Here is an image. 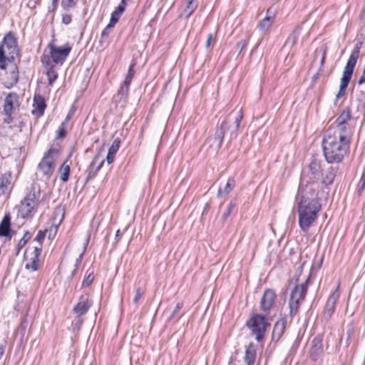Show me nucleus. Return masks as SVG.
<instances>
[{
	"mask_svg": "<svg viewBox=\"0 0 365 365\" xmlns=\"http://www.w3.org/2000/svg\"><path fill=\"white\" fill-rule=\"evenodd\" d=\"M70 51L71 47L68 45H66L63 48L51 46L50 53L52 60L58 63L63 62L68 56Z\"/></svg>",
	"mask_w": 365,
	"mask_h": 365,
	"instance_id": "obj_14",
	"label": "nucleus"
},
{
	"mask_svg": "<svg viewBox=\"0 0 365 365\" xmlns=\"http://www.w3.org/2000/svg\"><path fill=\"white\" fill-rule=\"evenodd\" d=\"M10 230V217L6 215L0 224V236H7Z\"/></svg>",
	"mask_w": 365,
	"mask_h": 365,
	"instance_id": "obj_27",
	"label": "nucleus"
},
{
	"mask_svg": "<svg viewBox=\"0 0 365 365\" xmlns=\"http://www.w3.org/2000/svg\"><path fill=\"white\" fill-rule=\"evenodd\" d=\"M242 118V115L241 112L239 111V114H238V115L235 118V125L234 127L233 132H235L238 129Z\"/></svg>",
	"mask_w": 365,
	"mask_h": 365,
	"instance_id": "obj_45",
	"label": "nucleus"
},
{
	"mask_svg": "<svg viewBox=\"0 0 365 365\" xmlns=\"http://www.w3.org/2000/svg\"><path fill=\"white\" fill-rule=\"evenodd\" d=\"M66 123L63 122V123L61 124V125L59 126V128H58V130H57V135H58V138H61L65 137L66 133V128H65V124H66Z\"/></svg>",
	"mask_w": 365,
	"mask_h": 365,
	"instance_id": "obj_43",
	"label": "nucleus"
},
{
	"mask_svg": "<svg viewBox=\"0 0 365 365\" xmlns=\"http://www.w3.org/2000/svg\"><path fill=\"white\" fill-rule=\"evenodd\" d=\"M118 19H119V17L116 16V15L114 16V14L112 13L111 14V17H110V22L107 25V29L113 28L115 26V24L118 22Z\"/></svg>",
	"mask_w": 365,
	"mask_h": 365,
	"instance_id": "obj_44",
	"label": "nucleus"
},
{
	"mask_svg": "<svg viewBox=\"0 0 365 365\" xmlns=\"http://www.w3.org/2000/svg\"><path fill=\"white\" fill-rule=\"evenodd\" d=\"M235 207V203L233 202H230L227 206V210L222 214V218L223 220H225L227 219V217H229V215H230L231 212L232 211V210L234 209Z\"/></svg>",
	"mask_w": 365,
	"mask_h": 365,
	"instance_id": "obj_37",
	"label": "nucleus"
},
{
	"mask_svg": "<svg viewBox=\"0 0 365 365\" xmlns=\"http://www.w3.org/2000/svg\"><path fill=\"white\" fill-rule=\"evenodd\" d=\"M351 136L326 131L322 140L324 156L329 163H339L349 153Z\"/></svg>",
	"mask_w": 365,
	"mask_h": 365,
	"instance_id": "obj_2",
	"label": "nucleus"
},
{
	"mask_svg": "<svg viewBox=\"0 0 365 365\" xmlns=\"http://www.w3.org/2000/svg\"><path fill=\"white\" fill-rule=\"evenodd\" d=\"M94 279L93 272H89L82 282V287H88Z\"/></svg>",
	"mask_w": 365,
	"mask_h": 365,
	"instance_id": "obj_36",
	"label": "nucleus"
},
{
	"mask_svg": "<svg viewBox=\"0 0 365 365\" xmlns=\"http://www.w3.org/2000/svg\"><path fill=\"white\" fill-rule=\"evenodd\" d=\"M19 54L17 41L14 36L11 33H8L4 38L0 44V68L4 69L6 68V61L11 62Z\"/></svg>",
	"mask_w": 365,
	"mask_h": 365,
	"instance_id": "obj_3",
	"label": "nucleus"
},
{
	"mask_svg": "<svg viewBox=\"0 0 365 365\" xmlns=\"http://www.w3.org/2000/svg\"><path fill=\"white\" fill-rule=\"evenodd\" d=\"M339 285H338L336 290L331 294L327 302L324 309V317L326 319H329L334 312L335 305L339 297Z\"/></svg>",
	"mask_w": 365,
	"mask_h": 365,
	"instance_id": "obj_15",
	"label": "nucleus"
},
{
	"mask_svg": "<svg viewBox=\"0 0 365 365\" xmlns=\"http://www.w3.org/2000/svg\"><path fill=\"white\" fill-rule=\"evenodd\" d=\"M256 356L255 349L252 345H250L245 351V361L247 365H253Z\"/></svg>",
	"mask_w": 365,
	"mask_h": 365,
	"instance_id": "obj_25",
	"label": "nucleus"
},
{
	"mask_svg": "<svg viewBox=\"0 0 365 365\" xmlns=\"http://www.w3.org/2000/svg\"><path fill=\"white\" fill-rule=\"evenodd\" d=\"M58 212L59 214H61V219H60V220H59V223H60V222H61L62 219H63V215H62V213H61V212H62V210H61V209H60V208H59V209H58V210L56 211V212Z\"/></svg>",
	"mask_w": 365,
	"mask_h": 365,
	"instance_id": "obj_58",
	"label": "nucleus"
},
{
	"mask_svg": "<svg viewBox=\"0 0 365 365\" xmlns=\"http://www.w3.org/2000/svg\"><path fill=\"white\" fill-rule=\"evenodd\" d=\"M335 170L332 168H328L324 174L322 182L325 185H330L332 183L335 178Z\"/></svg>",
	"mask_w": 365,
	"mask_h": 365,
	"instance_id": "obj_29",
	"label": "nucleus"
},
{
	"mask_svg": "<svg viewBox=\"0 0 365 365\" xmlns=\"http://www.w3.org/2000/svg\"><path fill=\"white\" fill-rule=\"evenodd\" d=\"M62 22L68 25L71 22V16L70 14H63L62 16Z\"/></svg>",
	"mask_w": 365,
	"mask_h": 365,
	"instance_id": "obj_49",
	"label": "nucleus"
},
{
	"mask_svg": "<svg viewBox=\"0 0 365 365\" xmlns=\"http://www.w3.org/2000/svg\"><path fill=\"white\" fill-rule=\"evenodd\" d=\"M182 304L180 303V302H178L176 306H175V308L174 309V310L173 311V313H172V315H171V317H174L175 315L182 309Z\"/></svg>",
	"mask_w": 365,
	"mask_h": 365,
	"instance_id": "obj_50",
	"label": "nucleus"
},
{
	"mask_svg": "<svg viewBox=\"0 0 365 365\" xmlns=\"http://www.w3.org/2000/svg\"><path fill=\"white\" fill-rule=\"evenodd\" d=\"M98 155H96L90 165V167L88 169V177H91V175H94L96 174V173L98 170H99V169L101 168L102 165L104 163L103 160H101L99 162H98Z\"/></svg>",
	"mask_w": 365,
	"mask_h": 365,
	"instance_id": "obj_26",
	"label": "nucleus"
},
{
	"mask_svg": "<svg viewBox=\"0 0 365 365\" xmlns=\"http://www.w3.org/2000/svg\"><path fill=\"white\" fill-rule=\"evenodd\" d=\"M120 143V141L119 139H118V138L115 139L108 150V153L110 154H113V155H115L118 150L119 149Z\"/></svg>",
	"mask_w": 365,
	"mask_h": 365,
	"instance_id": "obj_35",
	"label": "nucleus"
},
{
	"mask_svg": "<svg viewBox=\"0 0 365 365\" xmlns=\"http://www.w3.org/2000/svg\"><path fill=\"white\" fill-rule=\"evenodd\" d=\"M143 294V290L141 288H138L135 291V294L133 299V304H137Z\"/></svg>",
	"mask_w": 365,
	"mask_h": 365,
	"instance_id": "obj_40",
	"label": "nucleus"
},
{
	"mask_svg": "<svg viewBox=\"0 0 365 365\" xmlns=\"http://www.w3.org/2000/svg\"><path fill=\"white\" fill-rule=\"evenodd\" d=\"M119 235H120V230H118L116 231V233H115V237L117 238L118 237H119Z\"/></svg>",
	"mask_w": 365,
	"mask_h": 365,
	"instance_id": "obj_62",
	"label": "nucleus"
},
{
	"mask_svg": "<svg viewBox=\"0 0 365 365\" xmlns=\"http://www.w3.org/2000/svg\"><path fill=\"white\" fill-rule=\"evenodd\" d=\"M235 185V182L233 178L228 179L226 182L225 187L223 188L220 187L217 192L218 197H222L224 195H228L230 191L234 188Z\"/></svg>",
	"mask_w": 365,
	"mask_h": 365,
	"instance_id": "obj_23",
	"label": "nucleus"
},
{
	"mask_svg": "<svg viewBox=\"0 0 365 365\" xmlns=\"http://www.w3.org/2000/svg\"><path fill=\"white\" fill-rule=\"evenodd\" d=\"M6 66H8L9 73H6V76L3 79V83L6 87L10 88L18 81V70L17 67L14 63L6 64Z\"/></svg>",
	"mask_w": 365,
	"mask_h": 365,
	"instance_id": "obj_16",
	"label": "nucleus"
},
{
	"mask_svg": "<svg viewBox=\"0 0 365 365\" xmlns=\"http://www.w3.org/2000/svg\"><path fill=\"white\" fill-rule=\"evenodd\" d=\"M308 281L309 277L304 283L297 284L292 290L289 302L291 314L297 313L299 304L304 299L307 291Z\"/></svg>",
	"mask_w": 365,
	"mask_h": 365,
	"instance_id": "obj_7",
	"label": "nucleus"
},
{
	"mask_svg": "<svg viewBox=\"0 0 365 365\" xmlns=\"http://www.w3.org/2000/svg\"><path fill=\"white\" fill-rule=\"evenodd\" d=\"M4 352V346L2 345H0V359L2 357Z\"/></svg>",
	"mask_w": 365,
	"mask_h": 365,
	"instance_id": "obj_56",
	"label": "nucleus"
},
{
	"mask_svg": "<svg viewBox=\"0 0 365 365\" xmlns=\"http://www.w3.org/2000/svg\"><path fill=\"white\" fill-rule=\"evenodd\" d=\"M59 156V152L56 149H50L43 156L38 165V173L41 175L45 180H48L56 165V161Z\"/></svg>",
	"mask_w": 365,
	"mask_h": 365,
	"instance_id": "obj_5",
	"label": "nucleus"
},
{
	"mask_svg": "<svg viewBox=\"0 0 365 365\" xmlns=\"http://www.w3.org/2000/svg\"><path fill=\"white\" fill-rule=\"evenodd\" d=\"M135 65V63L133 62L129 67L128 73L124 80V83H125V84H130V82L132 81V78H133V77L134 76V73H135V71H134Z\"/></svg>",
	"mask_w": 365,
	"mask_h": 365,
	"instance_id": "obj_34",
	"label": "nucleus"
},
{
	"mask_svg": "<svg viewBox=\"0 0 365 365\" xmlns=\"http://www.w3.org/2000/svg\"><path fill=\"white\" fill-rule=\"evenodd\" d=\"M39 196V187L34 186L32 190L26 196L19 206V213L22 217H26L31 212L36 205Z\"/></svg>",
	"mask_w": 365,
	"mask_h": 365,
	"instance_id": "obj_8",
	"label": "nucleus"
},
{
	"mask_svg": "<svg viewBox=\"0 0 365 365\" xmlns=\"http://www.w3.org/2000/svg\"><path fill=\"white\" fill-rule=\"evenodd\" d=\"M285 324L286 321L285 319H281L276 322L274 324L273 332H272V337L279 339L282 334L284 332V328H285Z\"/></svg>",
	"mask_w": 365,
	"mask_h": 365,
	"instance_id": "obj_24",
	"label": "nucleus"
},
{
	"mask_svg": "<svg viewBox=\"0 0 365 365\" xmlns=\"http://www.w3.org/2000/svg\"><path fill=\"white\" fill-rule=\"evenodd\" d=\"M85 250H86V246H83V248H82V251L78 255V256L76 257V260H75V269L72 272V274H74L76 268L78 267L79 263L81 262V259L83 256V254L85 252Z\"/></svg>",
	"mask_w": 365,
	"mask_h": 365,
	"instance_id": "obj_42",
	"label": "nucleus"
},
{
	"mask_svg": "<svg viewBox=\"0 0 365 365\" xmlns=\"http://www.w3.org/2000/svg\"><path fill=\"white\" fill-rule=\"evenodd\" d=\"M365 187V171L362 173L360 180L357 186V192L361 195L362 190Z\"/></svg>",
	"mask_w": 365,
	"mask_h": 365,
	"instance_id": "obj_38",
	"label": "nucleus"
},
{
	"mask_svg": "<svg viewBox=\"0 0 365 365\" xmlns=\"http://www.w3.org/2000/svg\"><path fill=\"white\" fill-rule=\"evenodd\" d=\"M129 86L130 84H125V83L123 82V85L121 86L120 88L118 91V94L120 95L122 97L127 96L128 93Z\"/></svg>",
	"mask_w": 365,
	"mask_h": 365,
	"instance_id": "obj_39",
	"label": "nucleus"
},
{
	"mask_svg": "<svg viewBox=\"0 0 365 365\" xmlns=\"http://www.w3.org/2000/svg\"><path fill=\"white\" fill-rule=\"evenodd\" d=\"M34 109L32 113L37 117L41 116L46 108V103L43 97L39 95H35L34 98L33 103Z\"/></svg>",
	"mask_w": 365,
	"mask_h": 365,
	"instance_id": "obj_18",
	"label": "nucleus"
},
{
	"mask_svg": "<svg viewBox=\"0 0 365 365\" xmlns=\"http://www.w3.org/2000/svg\"><path fill=\"white\" fill-rule=\"evenodd\" d=\"M208 207H209V205L207 203H206L205 205V209H204L202 214H204L208 210Z\"/></svg>",
	"mask_w": 365,
	"mask_h": 365,
	"instance_id": "obj_59",
	"label": "nucleus"
},
{
	"mask_svg": "<svg viewBox=\"0 0 365 365\" xmlns=\"http://www.w3.org/2000/svg\"><path fill=\"white\" fill-rule=\"evenodd\" d=\"M274 21V17L266 16L258 24V28L260 31L265 32L272 26Z\"/></svg>",
	"mask_w": 365,
	"mask_h": 365,
	"instance_id": "obj_30",
	"label": "nucleus"
},
{
	"mask_svg": "<svg viewBox=\"0 0 365 365\" xmlns=\"http://www.w3.org/2000/svg\"><path fill=\"white\" fill-rule=\"evenodd\" d=\"M126 0H122L120 5H124V8L125 7V5H126Z\"/></svg>",
	"mask_w": 365,
	"mask_h": 365,
	"instance_id": "obj_60",
	"label": "nucleus"
},
{
	"mask_svg": "<svg viewBox=\"0 0 365 365\" xmlns=\"http://www.w3.org/2000/svg\"><path fill=\"white\" fill-rule=\"evenodd\" d=\"M301 31V27L297 26L294 31L289 36V37L287 38L284 44V48H292L296 43L298 37L299 36Z\"/></svg>",
	"mask_w": 365,
	"mask_h": 365,
	"instance_id": "obj_20",
	"label": "nucleus"
},
{
	"mask_svg": "<svg viewBox=\"0 0 365 365\" xmlns=\"http://www.w3.org/2000/svg\"><path fill=\"white\" fill-rule=\"evenodd\" d=\"M75 111H76L75 107L72 106L71 108V109L69 110V111L65 118V120L63 122L67 123L71 118V117L73 115Z\"/></svg>",
	"mask_w": 365,
	"mask_h": 365,
	"instance_id": "obj_48",
	"label": "nucleus"
},
{
	"mask_svg": "<svg viewBox=\"0 0 365 365\" xmlns=\"http://www.w3.org/2000/svg\"><path fill=\"white\" fill-rule=\"evenodd\" d=\"M45 237V233L42 231H39L35 237V240L36 242H38L40 245L41 244L42 241L43 240Z\"/></svg>",
	"mask_w": 365,
	"mask_h": 365,
	"instance_id": "obj_47",
	"label": "nucleus"
},
{
	"mask_svg": "<svg viewBox=\"0 0 365 365\" xmlns=\"http://www.w3.org/2000/svg\"><path fill=\"white\" fill-rule=\"evenodd\" d=\"M360 47L356 45L353 49L348 61L344 67L342 77L340 81V86L338 93L336 94V98H340L344 93L346 88L351 80L354 68L356 66L357 59L359 56Z\"/></svg>",
	"mask_w": 365,
	"mask_h": 365,
	"instance_id": "obj_4",
	"label": "nucleus"
},
{
	"mask_svg": "<svg viewBox=\"0 0 365 365\" xmlns=\"http://www.w3.org/2000/svg\"><path fill=\"white\" fill-rule=\"evenodd\" d=\"M60 179L63 182H67L68 180L69 174H70V166L66 163V162H64L60 169Z\"/></svg>",
	"mask_w": 365,
	"mask_h": 365,
	"instance_id": "obj_31",
	"label": "nucleus"
},
{
	"mask_svg": "<svg viewBox=\"0 0 365 365\" xmlns=\"http://www.w3.org/2000/svg\"><path fill=\"white\" fill-rule=\"evenodd\" d=\"M319 52L322 53V58H321V64L322 65L324 63L325 56H326V50L324 48H321L319 49Z\"/></svg>",
	"mask_w": 365,
	"mask_h": 365,
	"instance_id": "obj_52",
	"label": "nucleus"
},
{
	"mask_svg": "<svg viewBox=\"0 0 365 365\" xmlns=\"http://www.w3.org/2000/svg\"><path fill=\"white\" fill-rule=\"evenodd\" d=\"M247 41L241 40L237 44V48L239 50L240 53L247 46Z\"/></svg>",
	"mask_w": 365,
	"mask_h": 365,
	"instance_id": "obj_46",
	"label": "nucleus"
},
{
	"mask_svg": "<svg viewBox=\"0 0 365 365\" xmlns=\"http://www.w3.org/2000/svg\"><path fill=\"white\" fill-rule=\"evenodd\" d=\"M197 0H186L185 6L181 15L185 16V18H188L197 9Z\"/></svg>",
	"mask_w": 365,
	"mask_h": 365,
	"instance_id": "obj_21",
	"label": "nucleus"
},
{
	"mask_svg": "<svg viewBox=\"0 0 365 365\" xmlns=\"http://www.w3.org/2000/svg\"><path fill=\"white\" fill-rule=\"evenodd\" d=\"M78 0H62L61 5L64 10H69L75 8Z\"/></svg>",
	"mask_w": 365,
	"mask_h": 365,
	"instance_id": "obj_32",
	"label": "nucleus"
},
{
	"mask_svg": "<svg viewBox=\"0 0 365 365\" xmlns=\"http://www.w3.org/2000/svg\"><path fill=\"white\" fill-rule=\"evenodd\" d=\"M114 14V16L116 15V16H118L120 18V16L123 14L121 11H118L117 9L113 12Z\"/></svg>",
	"mask_w": 365,
	"mask_h": 365,
	"instance_id": "obj_55",
	"label": "nucleus"
},
{
	"mask_svg": "<svg viewBox=\"0 0 365 365\" xmlns=\"http://www.w3.org/2000/svg\"><path fill=\"white\" fill-rule=\"evenodd\" d=\"M212 38H213L212 34H208L206 42H205V48H210V46L211 45V42L212 41Z\"/></svg>",
	"mask_w": 365,
	"mask_h": 365,
	"instance_id": "obj_51",
	"label": "nucleus"
},
{
	"mask_svg": "<svg viewBox=\"0 0 365 365\" xmlns=\"http://www.w3.org/2000/svg\"><path fill=\"white\" fill-rule=\"evenodd\" d=\"M247 324L250 327L252 334L255 335V339L258 341L264 337L266 329L269 326L264 317L261 314L253 315Z\"/></svg>",
	"mask_w": 365,
	"mask_h": 365,
	"instance_id": "obj_9",
	"label": "nucleus"
},
{
	"mask_svg": "<svg viewBox=\"0 0 365 365\" xmlns=\"http://www.w3.org/2000/svg\"><path fill=\"white\" fill-rule=\"evenodd\" d=\"M5 120L7 122V123H9V122H10V119L9 120Z\"/></svg>",
	"mask_w": 365,
	"mask_h": 365,
	"instance_id": "obj_63",
	"label": "nucleus"
},
{
	"mask_svg": "<svg viewBox=\"0 0 365 365\" xmlns=\"http://www.w3.org/2000/svg\"><path fill=\"white\" fill-rule=\"evenodd\" d=\"M92 305L91 301L89 299L88 296H81L78 303L73 307V312L77 314L78 317L85 314L91 306ZM82 324V320L80 318H78L76 324H78V327Z\"/></svg>",
	"mask_w": 365,
	"mask_h": 365,
	"instance_id": "obj_12",
	"label": "nucleus"
},
{
	"mask_svg": "<svg viewBox=\"0 0 365 365\" xmlns=\"http://www.w3.org/2000/svg\"><path fill=\"white\" fill-rule=\"evenodd\" d=\"M114 157H115V155L108 153V155L106 157V161H107L108 164H110L111 163H113V161L114 160Z\"/></svg>",
	"mask_w": 365,
	"mask_h": 365,
	"instance_id": "obj_53",
	"label": "nucleus"
},
{
	"mask_svg": "<svg viewBox=\"0 0 365 365\" xmlns=\"http://www.w3.org/2000/svg\"><path fill=\"white\" fill-rule=\"evenodd\" d=\"M41 252V248L35 247L33 251L26 253V263L25 268L32 272L36 271L40 267L39 255Z\"/></svg>",
	"mask_w": 365,
	"mask_h": 365,
	"instance_id": "obj_10",
	"label": "nucleus"
},
{
	"mask_svg": "<svg viewBox=\"0 0 365 365\" xmlns=\"http://www.w3.org/2000/svg\"><path fill=\"white\" fill-rule=\"evenodd\" d=\"M31 238L29 233H26L24 237L19 240L18 243V248L21 249L26 243V242Z\"/></svg>",
	"mask_w": 365,
	"mask_h": 365,
	"instance_id": "obj_41",
	"label": "nucleus"
},
{
	"mask_svg": "<svg viewBox=\"0 0 365 365\" xmlns=\"http://www.w3.org/2000/svg\"><path fill=\"white\" fill-rule=\"evenodd\" d=\"M58 1V0H53V4L54 6H56Z\"/></svg>",
	"mask_w": 365,
	"mask_h": 365,
	"instance_id": "obj_61",
	"label": "nucleus"
},
{
	"mask_svg": "<svg viewBox=\"0 0 365 365\" xmlns=\"http://www.w3.org/2000/svg\"><path fill=\"white\" fill-rule=\"evenodd\" d=\"M227 123L225 120H224L222 123L220 127L217 128L215 132V137L213 138L214 143L212 145H215L217 149H219L221 147Z\"/></svg>",
	"mask_w": 365,
	"mask_h": 365,
	"instance_id": "obj_19",
	"label": "nucleus"
},
{
	"mask_svg": "<svg viewBox=\"0 0 365 365\" xmlns=\"http://www.w3.org/2000/svg\"><path fill=\"white\" fill-rule=\"evenodd\" d=\"M309 168L312 174L314 175V178L319 177L322 170L320 162L319 160L316 159L312 160Z\"/></svg>",
	"mask_w": 365,
	"mask_h": 365,
	"instance_id": "obj_28",
	"label": "nucleus"
},
{
	"mask_svg": "<svg viewBox=\"0 0 365 365\" xmlns=\"http://www.w3.org/2000/svg\"><path fill=\"white\" fill-rule=\"evenodd\" d=\"M11 175H0V200H5L10 190Z\"/></svg>",
	"mask_w": 365,
	"mask_h": 365,
	"instance_id": "obj_17",
	"label": "nucleus"
},
{
	"mask_svg": "<svg viewBox=\"0 0 365 365\" xmlns=\"http://www.w3.org/2000/svg\"><path fill=\"white\" fill-rule=\"evenodd\" d=\"M317 188V185L309 183L304 187L301 186L299 190L297 196V212L299 225L303 231H307L315 222L321 210Z\"/></svg>",
	"mask_w": 365,
	"mask_h": 365,
	"instance_id": "obj_1",
	"label": "nucleus"
},
{
	"mask_svg": "<svg viewBox=\"0 0 365 365\" xmlns=\"http://www.w3.org/2000/svg\"><path fill=\"white\" fill-rule=\"evenodd\" d=\"M351 113L349 108L344 109L335 120L336 125L327 131L352 137L354 127L349 123Z\"/></svg>",
	"mask_w": 365,
	"mask_h": 365,
	"instance_id": "obj_6",
	"label": "nucleus"
},
{
	"mask_svg": "<svg viewBox=\"0 0 365 365\" xmlns=\"http://www.w3.org/2000/svg\"><path fill=\"white\" fill-rule=\"evenodd\" d=\"M312 346L311 349V356L313 359H316L317 356L322 352V344L318 339H314L312 341Z\"/></svg>",
	"mask_w": 365,
	"mask_h": 365,
	"instance_id": "obj_22",
	"label": "nucleus"
},
{
	"mask_svg": "<svg viewBox=\"0 0 365 365\" xmlns=\"http://www.w3.org/2000/svg\"><path fill=\"white\" fill-rule=\"evenodd\" d=\"M108 29H107V27L102 31V34H101V37L102 38H104V37H107L108 36Z\"/></svg>",
	"mask_w": 365,
	"mask_h": 365,
	"instance_id": "obj_54",
	"label": "nucleus"
},
{
	"mask_svg": "<svg viewBox=\"0 0 365 365\" xmlns=\"http://www.w3.org/2000/svg\"><path fill=\"white\" fill-rule=\"evenodd\" d=\"M47 76L49 85H52L53 83L56 80L58 73L53 67H51L47 71Z\"/></svg>",
	"mask_w": 365,
	"mask_h": 365,
	"instance_id": "obj_33",
	"label": "nucleus"
},
{
	"mask_svg": "<svg viewBox=\"0 0 365 365\" xmlns=\"http://www.w3.org/2000/svg\"><path fill=\"white\" fill-rule=\"evenodd\" d=\"M19 106V97L16 93H11L4 100V112L10 116Z\"/></svg>",
	"mask_w": 365,
	"mask_h": 365,
	"instance_id": "obj_13",
	"label": "nucleus"
},
{
	"mask_svg": "<svg viewBox=\"0 0 365 365\" xmlns=\"http://www.w3.org/2000/svg\"><path fill=\"white\" fill-rule=\"evenodd\" d=\"M118 11H121V12H123L125 10L124 5H118L116 8Z\"/></svg>",
	"mask_w": 365,
	"mask_h": 365,
	"instance_id": "obj_57",
	"label": "nucleus"
},
{
	"mask_svg": "<svg viewBox=\"0 0 365 365\" xmlns=\"http://www.w3.org/2000/svg\"><path fill=\"white\" fill-rule=\"evenodd\" d=\"M275 299L276 294L273 290L264 291L260 300V310L265 314H268L274 305Z\"/></svg>",
	"mask_w": 365,
	"mask_h": 365,
	"instance_id": "obj_11",
	"label": "nucleus"
}]
</instances>
